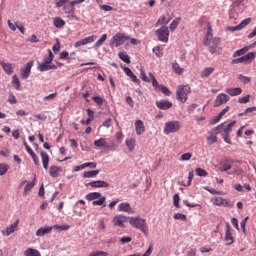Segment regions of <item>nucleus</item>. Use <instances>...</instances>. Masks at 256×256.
Here are the masks:
<instances>
[{"label": "nucleus", "instance_id": "obj_12", "mask_svg": "<svg viewBox=\"0 0 256 256\" xmlns=\"http://www.w3.org/2000/svg\"><path fill=\"white\" fill-rule=\"evenodd\" d=\"M217 207H233V203L229 199L221 198V197H216L214 198L213 202Z\"/></svg>", "mask_w": 256, "mask_h": 256}, {"label": "nucleus", "instance_id": "obj_28", "mask_svg": "<svg viewBox=\"0 0 256 256\" xmlns=\"http://www.w3.org/2000/svg\"><path fill=\"white\" fill-rule=\"evenodd\" d=\"M231 163H232V161L231 160H229V159H226L224 162H222L220 165V171H221V173H225V172H227V171H229L230 169H231Z\"/></svg>", "mask_w": 256, "mask_h": 256}, {"label": "nucleus", "instance_id": "obj_60", "mask_svg": "<svg viewBox=\"0 0 256 256\" xmlns=\"http://www.w3.org/2000/svg\"><path fill=\"white\" fill-rule=\"evenodd\" d=\"M191 157H193V154L191 153H184L181 155V161H189L191 160Z\"/></svg>", "mask_w": 256, "mask_h": 256}, {"label": "nucleus", "instance_id": "obj_25", "mask_svg": "<svg viewBox=\"0 0 256 256\" xmlns=\"http://www.w3.org/2000/svg\"><path fill=\"white\" fill-rule=\"evenodd\" d=\"M0 65H1V67L3 69V71H5V73L7 75H12V73H13V64L5 63L3 61H0Z\"/></svg>", "mask_w": 256, "mask_h": 256}, {"label": "nucleus", "instance_id": "obj_50", "mask_svg": "<svg viewBox=\"0 0 256 256\" xmlns=\"http://www.w3.org/2000/svg\"><path fill=\"white\" fill-rule=\"evenodd\" d=\"M71 0H55V5L57 9H61V7H65L67 3H69Z\"/></svg>", "mask_w": 256, "mask_h": 256}, {"label": "nucleus", "instance_id": "obj_54", "mask_svg": "<svg viewBox=\"0 0 256 256\" xmlns=\"http://www.w3.org/2000/svg\"><path fill=\"white\" fill-rule=\"evenodd\" d=\"M63 11H64L67 15H71L72 13L75 12V7H71L70 5H65V6H63Z\"/></svg>", "mask_w": 256, "mask_h": 256}, {"label": "nucleus", "instance_id": "obj_33", "mask_svg": "<svg viewBox=\"0 0 256 256\" xmlns=\"http://www.w3.org/2000/svg\"><path fill=\"white\" fill-rule=\"evenodd\" d=\"M171 21V17H167V16H161L158 21L155 24V27H159V25H163L165 27V25H168V23Z\"/></svg>", "mask_w": 256, "mask_h": 256}, {"label": "nucleus", "instance_id": "obj_42", "mask_svg": "<svg viewBox=\"0 0 256 256\" xmlns=\"http://www.w3.org/2000/svg\"><path fill=\"white\" fill-rule=\"evenodd\" d=\"M179 23H181V18L178 17V18L174 19V20L170 23V25H169L170 31H175V30L177 29Z\"/></svg>", "mask_w": 256, "mask_h": 256}, {"label": "nucleus", "instance_id": "obj_39", "mask_svg": "<svg viewBox=\"0 0 256 256\" xmlns=\"http://www.w3.org/2000/svg\"><path fill=\"white\" fill-rule=\"evenodd\" d=\"M213 71H215V68L207 67V68L202 70L201 77L202 78H207V77H209L213 73Z\"/></svg>", "mask_w": 256, "mask_h": 256}, {"label": "nucleus", "instance_id": "obj_29", "mask_svg": "<svg viewBox=\"0 0 256 256\" xmlns=\"http://www.w3.org/2000/svg\"><path fill=\"white\" fill-rule=\"evenodd\" d=\"M41 157L43 168L45 169V171H47V169H49V154H47V152L45 151H42Z\"/></svg>", "mask_w": 256, "mask_h": 256}, {"label": "nucleus", "instance_id": "obj_56", "mask_svg": "<svg viewBox=\"0 0 256 256\" xmlns=\"http://www.w3.org/2000/svg\"><path fill=\"white\" fill-rule=\"evenodd\" d=\"M140 77H141L142 81H144L145 83H151V80L149 79V77H147V74L145 73V70H143V69L140 70Z\"/></svg>", "mask_w": 256, "mask_h": 256}, {"label": "nucleus", "instance_id": "obj_2", "mask_svg": "<svg viewBox=\"0 0 256 256\" xmlns=\"http://www.w3.org/2000/svg\"><path fill=\"white\" fill-rule=\"evenodd\" d=\"M129 223L135 229L141 231L145 237L149 235V227L147 226V220L141 216L129 217Z\"/></svg>", "mask_w": 256, "mask_h": 256}, {"label": "nucleus", "instance_id": "obj_32", "mask_svg": "<svg viewBox=\"0 0 256 256\" xmlns=\"http://www.w3.org/2000/svg\"><path fill=\"white\" fill-rule=\"evenodd\" d=\"M62 168L58 167V166H51L49 173L50 175L54 178L57 179V177H59V173H61Z\"/></svg>", "mask_w": 256, "mask_h": 256}, {"label": "nucleus", "instance_id": "obj_26", "mask_svg": "<svg viewBox=\"0 0 256 256\" xmlns=\"http://www.w3.org/2000/svg\"><path fill=\"white\" fill-rule=\"evenodd\" d=\"M256 57V52H250L244 56H242L244 65H249Z\"/></svg>", "mask_w": 256, "mask_h": 256}, {"label": "nucleus", "instance_id": "obj_17", "mask_svg": "<svg viewBox=\"0 0 256 256\" xmlns=\"http://www.w3.org/2000/svg\"><path fill=\"white\" fill-rule=\"evenodd\" d=\"M18 226H19V220H16L13 224H11L5 230H2V235H4L5 237H9V235L17 231Z\"/></svg>", "mask_w": 256, "mask_h": 256}, {"label": "nucleus", "instance_id": "obj_49", "mask_svg": "<svg viewBox=\"0 0 256 256\" xmlns=\"http://www.w3.org/2000/svg\"><path fill=\"white\" fill-rule=\"evenodd\" d=\"M12 83H13V85H15V89L17 91H19V89H21V82L19 81V77H17V75H14L12 77Z\"/></svg>", "mask_w": 256, "mask_h": 256}, {"label": "nucleus", "instance_id": "obj_30", "mask_svg": "<svg viewBox=\"0 0 256 256\" xmlns=\"http://www.w3.org/2000/svg\"><path fill=\"white\" fill-rule=\"evenodd\" d=\"M226 93H228V95H231V97H237V95H241V93H243V90L239 87L228 88L226 89Z\"/></svg>", "mask_w": 256, "mask_h": 256}, {"label": "nucleus", "instance_id": "obj_21", "mask_svg": "<svg viewBox=\"0 0 256 256\" xmlns=\"http://www.w3.org/2000/svg\"><path fill=\"white\" fill-rule=\"evenodd\" d=\"M38 71L45 73V71H51L52 69H57V66L54 64H47L45 62L38 63Z\"/></svg>", "mask_w": 256, "mask_h": 256}, {"label": "nucleus", "instance_id": "obj_11", "mask_svg": "<svg viewBox=\"0 0 256 256\" xmlns=\"http://www.w3.org/2000/svg\"><path fill=\"white\" fill-rule=\"evenodd\" d=\"M231 224L229 222L226 223V234L224 241H226V245H233L235 243V238L233 237V233L231 232Z\"/></svg>", "mask_w": 256, "mask_h": 256}, {"label": "nucleus", "instance_id": "obj_5", "mask_svg": "<svg viewBox=\"0 0 256 256\" xmlns=\"http://www.w3.org/2000/svg\"><path fill=\"white\" fill-rule=\"evenodd\" d=\"M191 93V86L189 85H180L178 89L176 90V97L178 101H181V103H185L187 101V97H189V94Z\"/></svg>", "mask_w": 256, "mask_h": 256}, {"label": "nucleus", "instance_id": "obj_51", "mask_svg": "<svg viewBox=\"0 0 256 256\" xmlns=\"http://www.w3.org/2000/svg\"><path fill=\"white\" fill-rule=\"evenodd\" d=\"M153 53L156 55V57H163V48H160L159 46H156L152 49Z\"/></svg>", "mask_w": 256, "mask_h": 256}, {"label": "nucleus", "instance_id": "obj_22", "mask_svg": "<svg viewBox=\"0 0 256 256\" xmlns=\"http://www.w3.org/2000/svg\"><path fill=\"white\" fill-rule=\"evenodd\" d=\"M118 211H123L124 213H132L133 208H131V204H129V202H123L118 205Z\"/></svg>", "mask_w": 256, "mask_h": 256}, {"label": "nucleus", "instance_id": "obj_62", "mask_svg": "<svg viewBox=\"0 0 256 256\" xmlns=\"http://www.w3.org/2000/svg\"><path fill=\"white\" fill-rule=\"evenodd\" d=\"M92 99L96 105H103V98L101 96H94Z\"/></svg>", "mask_w": 256, "mask_h": 256}, {"label": "nucleus", "instance_id": "obj_57", "mask_svg": "<svg viewBox=\"0 0 256 256\" xmlns=\"http://www.w3.org/2000/svg\"><path fill=\"white\" fill-rule=\"evenodd\" d=\"M174 219L178 221H187V216L185 214L176 213L174 214Z\"/></svg>", "mask_w": 256, "mask_h": 256}, {"label": "nucleus", "instance_id": "obj_35", "mask_svg": "<svg viewBox=\"0 0 256 256\" xmlns=\"http://www.w3.org/2000/svg\"><path fill=\"white\" fill-rule=\"evenodd\" d=\"M251 47H253V45L246 46L240 50H236L233 53V57H241L242 55H245L247 53V51H249V49H251Z\"/></svg>", "mask_w": 256, "mask_h": 256}, {"label": "nucleus", "instance_id": "obj_27", "mask_svg": "<svg viewBox=\"0 0 256 256\" xmlns=\"http://www.w3.org/2000/svg\"><path fill=\"white\" fill-rule=\"evenodd\" d=\"M135 143H136L135 138H127L125 140V145L128 148L130 153H133V151H135Z\"/></svg>", "mask_w": 256, "mask_h": 256}, {"label": "nucleus", "instance_id": "obj_19", "mask_svg": "<svg viewBox=\"0 0 256 256\" xmlns=\"http://www.w3.org/2000/svg\"><path fill=\"white\" fill-rule=\"evenodd\" d=\"M124 73L127 75V77H130L131 81H133V83H137V85H140L141 81L139 79H137V76L133 73L132 70H130L129 67L124 66L122 67Z\"/></svg>", "mask_w": 256, "mask_h": 256}, {"label": "nucleus", "instance_id": "obj_9", "mask_svg": "<svg viewBox=\"0 0 256 256\" xmlns=\"http://www.w3.org/2000/svg\"><path fill=\"white\" fill-rule=\"evenodd\" d=\"M156 35L158 37V41H161V43H169V28L167 26H162L157 29Z\"/></svg>", "mask_w": 256, "mask_h": 256}, {"label": "nucleus", "instance_id": "obj_15", "mask_svg": "<svg viewBox=\"0 0 256 256\" xmlns=\"http://www.w3.org/2000/svg\"><path fill=\"white\" fill-rule=\"evenodd\" d=\"M127 221H129V217L123 215H116L113 218V225H115V227H125L124 223H127Z\"/></svg>", "mask_w": 256, "mask_h": 256}, {"label": "nucleus", "instance_id": "obj_58", "mask_svg": "<svg viewBox=\"0 0 256 256\" xmlns=\"http://www.w3.org/2000/svg\"><path fill=\"white\" fill-rule=\"evenodd\" d=\"M8 103H10V105H15L17 103V97H15L13 93L9 94Z\"/></svg>", "mask_w": 256, "mask_h": 256}, {"label": "nucleus", "instance_id": "obj_31", "mask_svg": "<svg viewBox=\"0 0 256 256\" xmlns=\"http://www.w3.org/2000/svg\"><path fill=\"white\" fill-rule=\"evenodd\" d=\"M53 25L56 27V29H61L65 27V20L61 17H55L53 18Z\"/></svg>", "mask_w": 256, "mask_h": 256}, {"label": "nucleus", "instance_id": "obj_6", "mask_svg": "<svg viewBox=\"0 0 256 256\" xmlns=\"http://www.w3.org/2000/svg\"><path fill=\"white\" fill-rule=\"evenodd\" d=\"M148 75L152 81V87L155 89V91H161V93H163V95H166L167 97H169L171 95V90H169V88H167V86L161 85L157 81V78H155L153 73L149 72Z\"/></svg>", "mask_w": 256, "mask_h": 256}, {"label": "nucleus", "instance_id": "obj_14", "mask_svg": "<svg viewBox=\"0 0 256 256\" xmlns=\"http://www.w3.org/2000/svg\"><path fill=\"white\" fill-rule=\"evenodd\" d=\"M86 187H93L94 189H101L109 187V183L103 180L91 181L85 184Z\"/></svg>", "mask_w": 256, "mask_h": 256}, {"label": "nucleus", "instance_id": "obj_23", "mask_svg": "<svg viewBox=\"0 0 256 256\" xmlns=\"http://www.w3.org/2000/svg\"><path fill=\"white\" fill-rule=\"evenodd\" d=\"M135 131L138 135H143L145 133V124L142 120H136L135 122Z\"/></svg>", "mask_w": 256, "mask_h": 256}, {"label": "nucleus", "instance_id": "obj_55", "mask_svg": "<svg viewBox=\"0 0 256 256\" xmlns=\"http://www.w3.org/2000/svg\"><path fill=\"white\" fill-rule=\"evenodd\" d=\"M7 171H9V166L5 163L0 164V175H5Z\"/></svg>", "mask_w": 256, "mask_h": 256}, {"label": "nucleus", "instance_id": "obj_52", "mask_svg": "<svg viewBox=\"0 0 256 256\" xmlns=\"http://www.w3.org/2000/svg\"><path fill=\"white\" fill-rule=\"evenodd\" d=\"M87 167H90V169H97V163L95 162H86L81 165V169H85Z\"/></svg>", "mask_w": 256, "mask_h": 256}, {"label": "nucleus", "instance_id": "obj_36", "mask_svg": "<svg viewBox=\"0 0 256 256\" xmlns=\"http://www.w3.org/2000/svg\"><path fill=\"white\" fill-rule=\"evenodd\" d=\"M55 99H57V92H54L52 94H49L48 96H45L43 98V102L45 103V105H48L52 101H55Z\"/></svg>", "mask_w": 256, "mask_h": 256}, {"label": "nucleus", "instance_id": "obj_59", "mask_svg": "<svg viewBox=\"0 0 256 256\" xmlns=\"http://www.w3.org/2000/svg\"><path fill=\"white\" fill-rule=\"evenodd\" d=\"M250 97H251L250 95L243 96L238 99V103H240V104L249 103Z\"/></svg>", "mask_w": 256, "mask_h": 256}, {"label": "nucleus", "instance_id": "obj_16", "mask_svg": "<svg viewBox=\"0 0 256 256\" xmlns=\"http://www.w3.org/2000/svg\"><path fill=\"white\" fill-rule=\"evenodd\" d=\"M156 107L162 111H167V109H171L173 107V103L169 100H159L156 101Z\"/></svg>", "mask_w": 256, "mask_h": 256}, {"label": "nucleus", "instance_id": "obj_37", "mask_svg": "<svg viewBox=\"0 0 256 256\" xmlns=\"http://www.w3.org/2000/svg\"><path fill=\"white\" fill-rule=\"evenodd\" d=\"M98 173H100L99 170L86 171L84 172L83 177L85 179H93Z\"/></svg>", "mask_w": 256, "mask_h": 256}, {"label": "nucleus", "instance_id": "obj_8", "mask_svg": "<svg viewBox=\"0 0 256 256\" xmlns=\"http://www.w3.org/2000/svg\"><path fill=\"white\" fill-rule=\"evenodd\" d=\"M181 129V122L179 121H168L164 125L163 132L165 135H171V133H177Z\"/></svg>", "mask_w": 256, "mask_h": 256}, {"label": "nucleus", "instance_id": "obj_44", "mask_svg": "<svg viewBox=\"0 0 256 256\" xmlns=\"http://www.w3.org/2000/svg\"><path fill=\"white\" fill-rule=\"evenodd\" d=\"M33 187H35V178L32 182L26 184L23 194L27 196V193H29V191H31Z\"/></svg>", "mask_w": 256, "mask_h": 256}, {"label": "nucleus", "instance_id": "obj_47", "mask_svg": "<svg viewBox=\"0 0 256 256\" xmlns=\"http://www.w3.org/2000/svg\"><path fill=\"white\" fill-rule=\"evenodd\" d=\"M237 79H239V81H241V83H244V85H247L248 83H251V77L244 76L242 74H239L237 76Z\"/></svg>", "mask_w": 256, "mask_h": 256}, {"label": "nucleus", "instance_id": "obj_45", "mask_svg": "<svg viewBox=\"0 0 256 256\" xmlns=\"http://www.w3.org/2000/svg\"><path fill=\"white\" fill-rule=\"evenodd\" d=\"M207 143L208 145H213V143H217V134L216 132L210 133V135L207 137Z\"/></svg>", "mask_w": 256, "mask_h": 256}, {"label": "nucleus", "instance_id": "obj_64", "mask_svg": "<svg viewBox=\"0 0 256 256\" xmlns=\"http://www.w3.org/2000/svg\"><path fill=\"white\" fill-rule=\"evenodd\" d=\"M179 194H175L174 196H173V203H174V207H177V208H179Z\"/></svg>", "mask_w": 256, "mask_h": 256}, {"label": "nucleus", "instance_id": "obj_63", "mask_svg": "<svg viewBox=\"0 0 256 256\" xmlns=\"http://www.w3.org/2000/svg\"><path fill=\"white\" fill-rule=\"evenodd\" d=\"M98 229L100 231H105L106 227H105V219H100L98 222Z\"/></svg>", "mask_w": 256, "mask_h": 256}, {"label": "nucleus", "instance_id": "obj_13", "mask_svg": "<svg viewBox=\"0 0 256 256\" xmlns=\"http://www.w3.org/2000/svg\"><path fill=\"white\" fill-rule=\"evenodd\" d=\"M250 23H251V18H246L239 25L229 26L227 29L232 33L235 31H241L242 29H245V27H247V25H249Z\"/></svg>", "mask_w": 256, "mask_h": 256}, {"label": "nucleus", "instance_id": "obj_48", "mask_svg": "<svg viewBox=\"0 0 256 256\" xmlns=\"http://www.w3.org/2000/svg\"><path fill=\"white\" fill-rule=\"evenodd\" d=\"M52 227L56 231H69V229H71V226L69 225H54Z\"/></svg>", "mask_w": 256, "mask_h": 256}, {"label": "nucleus", "instance_id": "obj_3", "mask_svg": "<svg viewBox=\"0 0 256 256\" xmlns=\"http://www.w3.org/2000/svg\"><path fill=\"white\" fill-rule=\"evenodd\" d=\"M87 201H93L92 205L105 207V202L107 201V197L103 196L100 192H90L85 196Z\"/></svg>", "mask_w": 256, "mask_h": 256}, {"label": "nucleus", "instance_id": "obj_20", "mask_svg": "<svg viewBox=\"0 0 256 256\" xmlns=\"http://www.w3.org/2000/svg\"><path fill=\"white\" fill-rule=\"evenodd\" d=\"M227 101H229V97L227 96V94L221 93L216 97L214 106L221 107V105H225Z\"/></svg>", "mask_w": 256, "mask_h": 256}, {"label": "nucleus", "instance_id": "obj_40", "mask_svg": "<svg viewBox=\"0 0 256 256\" xmlns=\"http://www.w3.org/2000/svg\"><path fill=\"white\" fill-rule=\"evenodd\" d=\"M118 57L119 59H121V61H124V63H131V57L128 56V54H126L125 52H119Z\"/></svg>", "mask_w": 256, "mask_h": 256}, {"label": "nucleus", "instance_id": "obj_7", "mask_svg": "<svg viewBox=\"0 0 256 256\" xmlns=\"http://www.w3.org/2000/svg\"><path fill=\"white\" fill-rule=\"evenodd\" d=\"M125 41H129V36H127V34L116 33L110 41V47H121Z\"/></svg>", "mask_w": 256, "mask_h": 256}, {"label": "nucleus", "instance_id": "obj_10", "mask_svg": "<svg viewBox=\"0 0 256 256\" xmlns=\"http://www.w3.org/2000/svg\"><path fill=\"white\" fill-rule=\"evenodd\" d=\"M33 65H35V61L31 60L20 69L21 79H29V75H31V69H33Z\"/></svg>", "mask_w": 256, "mask_h": 256}, {"label": "nucleus", "instance_id": "obj_18", "mask_svg": "<svg viewBox=\"0 0 256 256\" xmlns=\"http://www.w3.org/2000/svg\"><path fill=\"white\" fill-rule=\"evenodd\" d=\"M95 39H97V36H95V35L86 37V38H84L82 40L77 41L74 44V47L77 48V47H83V45H89V43H93L95 41Z\"/></svg>", "mask_w": 256, "mask_h": 256}, {"label": "nucleus", "instance_id": "obj_53", "mask_svg": "<svg viewBox=\"0 0 256 256\" xmlns=\"http://www.w3.org/2000/svg\"><path fill=\"white\" fill-rule=\"evenodd\" d=\"M196 175H198V177H207L209 175V173L207 171H205V169L197 168Z\"/></svg>", "mask_w": 256, "mask_h": 256}, {"label": "nucleus", "instance_id": "obj_38", "mask_svg": "<svg viewBox=\"0 0 256 256\" xmlns=\"http://www.w3.org/2000/svg\"><path fill=\"white\" fill-rule=\"evenodd\" d=\"M172 69H173L174 73H176V75H183L184 69L181 68L179 63H177V62L172 63Z\"/></svg>", "mask_w": 256, "mask_h": 256}, {"label": "nucleus", "instance_id": "obj_34", "mask_svg": "<svg viewBox=\"0 0 256 256\" xmlns=\"http://www.w3.org/2000/svg\"><path fill=\"white\" fill-rule=\"evenodd\" d=\"M24 256H41V252L35 248H27L24 252Z\"/></svg>", "mask_w": 256, "mask_h": 256}, {"label": "nucleus", "instance_id": "obj_46", "mask_svg": "<svg viewBox=\"0 0 256 256\" xmlns=\"http://www.w3.org/2000/svg\"><path fill=\"white\" fill-rule=\"evenodd\" d=\"M107 41V34H103L100 39L97 40V42L94 44L95 48L101 47L104 42Z\"/></svg>", "mask_w": 256, "mask_h": 256}, {"label": "nucleus", "instance_id": "obj_24", "mask_svg": "<svg viewBox=\"0 0 256 256\" xmlns=\"http://www.w3.org/2000/svg\"><path fill=\"white\" fill-rule=\"evenodd\" d=\"M50 231H53L52 226L41 227L36 231V236L43 237L44 235H47Z\"/></svg>", "mask_w": 256, "mask_h": 256}, {"label": "nucleus", "instance_id": "obj_41", "mask_svg": "<svg viewBox=\"0 0 256 256\" xmlns=\"http://www.w3.org/2000/svg\"><path fill=\"white\" fill-rule=\"evenodd\" d=\"M53 59H55V55H53V52L49 49L48 56L44 58V63L51 65V63H53Z\"/></svg>", "mask_w": 256, "mask_h": 256}, {"label": "nucleus", "instance_id": "obj_43", "mask_svg": "<svg viewBox=\"0 0 256 256\" xmlns=\"http://www.w3.org/2000/svg\"><path fill=\"white\" fill-rule=\"evenodd\" d=\"M95 147H107V140L105 138H100L94 141Z\"/></svg>", "mask_w": 256, "mask_h": 256}, {"label": "nucleus", "instance_id": "obj_61", "mask_svg": "<svg viewBox=\"0 0 256 256\" xmlns=\"http://www.w3.org/2000/svg\"><path fill=\"white\" fill-rule=\"evenodd\" d=\"M131 241H133V238H131L130 236H124L120 239L122 245H125V243H131Z\"/></svg>", "mask_w": 256, "mask_h": 256}, {"label": "nucleus", "instance_id": "obj_1", "mask_svg": "<svg viewBox=\"0 0 256 256\" xmlns=\"http://www.w3.org/2000/svg\"><path fill=\"white\" fill-rule=\"evenodd\" d=\"M220 44L221 38L213 37V28L209 27L207 30L204 45L208 47V51L213 55L219 51Z\"/></svg>", "mask_w": 256, "mask_h": 256}, {"label": "nucleus", "instance_id": "obj_4", "mask_svg": "<svg viewBox=\"0 0 256 256\" xmlns=\"http://www.w3.org/2000/svg\"><path fill=\"white\" fill-rule=\"evenodd\" d=\"M236 123H237V121H232L229 124L222 123V124L218 125L214 129V131H216V135H221L222 137L229 136V133H231V131Z\"/></svg>", "mask_w": 256, "mask_h": 256}]
</instances>
